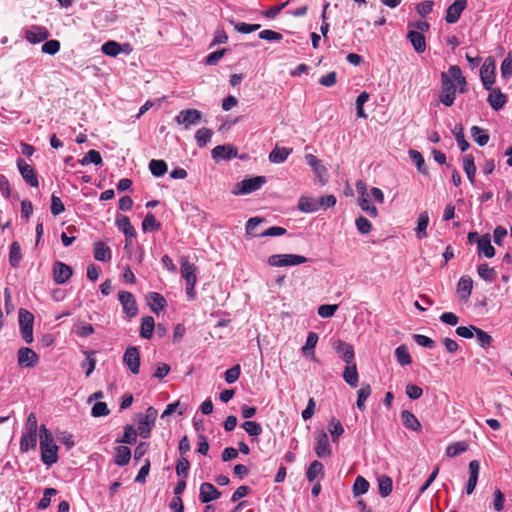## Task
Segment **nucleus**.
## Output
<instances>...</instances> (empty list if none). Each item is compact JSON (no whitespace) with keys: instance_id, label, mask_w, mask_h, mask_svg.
Wrapping results in <instances>:
<instances>
[{"instance_id":"1","label":"nucleus","mask_w":512,"mask_h":512,"mask_svg":"<svg viewBox=\"0 0 512 512\" xmlns=\"http://www.w3.org/2000/svg\"><path fill=\"white\" fill-rule=\"evenodd\" d=\"M39 440L41 461L47 466L57 463L59 447L55 443L52 432L44 424L39 427Z\"/></svg>"},{"instance_id":"2","label":"nucleus","mask_w":512,"mask_h":512,"mask_svg":"<svg viewBox=\"0 0 512 512\" xmlns=\"http://www.w3.org/2000/svg\"><path fill=\"white\" fill-rule=\"evenodd\" d=\"M457 86L452 80L449 70L441 73V86L439 93V101L446 107L454 104Z\"/></svg>"},{"instance_id":"3","label":"nucleus","mask_w":512,"mask_h":512,"mask_svg":"<svg viewBox=\"0 0 512 512\" xmlns=\"http://www.w3.org/2000/svg\"><path fill=\"white\" fill-rule=\"evenodd\" d=\"M265 183V176H255L252 178H246L235 184L232 193L234 195L250 194L252 192L259 190Z\"/></svg>"},{"instance_id":"4","label":"nucleus","mask_w":512,"mask_h":512,"mask_svg":"<svg viewBox=\"0 0 512 512\" xmlns=\"http://www.w3.org/2000/svg\"><path fill=\"white\" fill-rule=\"evenodd\" d=\"M308 259L296 254H274L268 257V264L272 267H285L304 264Z\"/></svg>"},{"instance_id":"5","label":"nucleus","mask_w":512,"mask_h":512,"mask_svg":"<svg viewBox=\"0 0 512 512\" xmlns=\"http://www.w3.org/2000/svg\"><path fill=\"white\" fill-rule=\"evenodd\" d=\"M34 315L24 308L19 309V326L23 340L30 344L33 342Z\"/></svg>"},{"instance_id":"6","label":"nucleus","mask_w":512,"mask_h":512,"mask_svg":"<svg viewBox=\"0 0 512 512\" xmlns=\"http://www.w3.org/2000/svg\"><path fill=\"white\" fill-rule=\"evenodd\" d=\"M495 60L493 57H487L480 69V77L485 89H491L495 82Z\"/></svg>"},{"instance_id":"7","label":"nucleus","mask_w":512,"mask_h":512,"mask_svg":"<svg viewBox=\"0 0 512 512\" xmlns=\"http://www.w3.org/2000/svg\"><path fill=\"white\" fill-rule=\"evenodd\" d=\"M201 119L202 113L197 109L181 110L175 117L176 123L183 125L186 130L189 129L190 126L198 124Z\"/></svg>"},{"instance_id":"8","label":"nucleus","mask_w":512,"mask_h":512,"mask_svg":"<svg viewBox=\"0 0 512 512\" xmlns=\"http://www.w3.org/2000/svg\"><path fill=\"white\" fill-rule=\"evenodd\" d=\"M123 362L127 365L132 374L137 375L140 371L141 363L140 352L138 347H127L123 355Z\"/></svg>"},{"instance_id":"9","label":"nucleus","mask_w":512,"mask_h":512,"mask_svg":"<svg viewBox=\"0 0 512 512\" xmlns=\"http://www.w3.org/2000/svg\"><path fill=\"white\" fill-rule=\"evenodd\" d=\"M118 299L122 305L125 314L133 318L138 314V307L134 295L128 291H119Z\"/></svg>"},{"instance_id":"10","label":"nucleus","mask_w":512,"mask_h":512,"mask_svg":"<svg viewBox=\"0 0 512 512\" xmlns=\"http://www.w3.org/2000/svg\"><path fill=\"white\" fill-rule=\"evenodd\" d=\"M17 167L23 180L30 186L37 188L39 186L38 176L35 169L27 164L22 158L17 160Z\"/></svg>"},{"instance_id":"11","label":"nucleus","mask_w":512,"mask_h":512,"mask_svg":"<svg viewBox=\"0 0 512 512\" xmlns=\"http://www.w3.org/2000/svg\"><path fill=\"white\" fill-rule=\"evenodd\" d=\"M52 274L54 282L62 285L72 277L73 269L61 261H55L53 264Z\"/></svg>"},{"instance_id":"12","label":"nucleus","mask_w":512,"mask_h":512,"mask_svg":"<svg viewBox=\"0 0 512 512\" xmlns=\"http://www.w3.org/2000/svg\"><path fill=\"white\" fill-rule=\"evenodd\" d=\"M18 365L22 368H33L39 362V356L28 347H21L17 352Z\"/></svg>"},{"instance_id":"13","label":"nucleus","mask_w":512,"mask_h":512,"mask_svg":"<svg viewBox=\"0 0 512 512\" xmlns=\"http://www.w3.org/2000/svg\"><path fill=\"white\" fill-rule=\"evenodd\" d=\"M333 348L346 364L354 362V348L351 344L338 339L333 342Z\"/></svg>"},{"instance_id":"14","label":"nucleus","mask_w":512,"mask_h":512,"mask_svg":"<svg viewBox=\"0 0 512 512\" xmlns=\"http://www.w3.org/2000/svg\"><path fill=\"white\" fill-rule=\"evenodd\" d=\"M212 158L218 162L221 160H230L236 158L238 150L233 145H218L211 151Z\"/></svg>"},{"instance_id":"15","label":"nucleus","mask_w":512,"mask_h":512,"mask_svg":"<svg viewBox=\"0 0 512 512\" xmlns=\"http://www.w3.org/2000/svg\"><path fill=\"white\" fill-rule=\"evenodd\" d=\"M466 6L467 0H455L446 10L445 21L449 24L456 23Z\"/></svg>"},{"instance_id":"16","label":"nucleus","mask_w":512,"mask_h":512,"mask_svg":"<svg viewBox=\"0 0 512 512\" xmlns=\"http://www.w3.org/2000/svg\"><path fill=\"white\" fill-rule=\"evenodd\" d=\"M221 492L211 483L204 482L200 486L199 500L201 503L208 504L211 501L218 499Z\"/></svg>"},{"instance_id":"17","label":"nucleus","mask_w":512,"mask_h":512,"mask_svg":"<svg viewBox=\"0 0 512 512\" xmlns=\"http://www.w3.org/2000/svg\"><path fill=\"white\" fill-rule=\"evenodd\" d=\"M180 266L181 276L186 281V284L196 283V266L193 263H190L187 257H181Z\"/></svg>"},{"instance_id":"18","label":"nucleus","mask_w":512,"mask_h":512,"mask_svg":"<svg viewBox=\"0 0 512 512\" xmlns=\"http://www.w3.org/2000/svg\"><path fill=\"white\" fill-rule=\"evenodd\" d=\"M315 453L320 458H325L331 455V447L328 435L325 431H321L316 436Z\"/></svg>"},{"instance_id":"19","label":"nucleus","mask_w":512,"mask_h":512,"mask_svg":"<svg viewBox=\"0 0 512 512\" xmlns=\"http://www.w3.org/2000/svg\"><path fill=\"white\" fill-rule=\"evenodd\" d=\"M48 37H49L48 30L42 26H33L32 29L27 30L25 32L26 40L32 44H37L42 41H45V40H47Z\"/></svg>"},{"instance_id":"20","label":"nucleus","mask_w":512,"mask_h":512,"mask_svg":"<svg viewBox=\"0 0 512 512\" xmlns=\"http://www.w3.org/2000/svg\"><path fill=\"white\" fill-rule=\"evenodd\" d=\"M37 431L25 430L20 438V451L26 453L37 446Z\"/></svg>"},{"instance_id":"21","label":"nucleus","mask_w":512,"mask_h":512,"mask_svg":"<svg viewBox=\"0 0 512 512\" xmlns=\"http://www.w3.org/2000/svg\"><path fill=\"white\" fill-rule=\"evenodd\" d=\"M490 93L488 95L487 101L492 109L498 111L504 107L507 102V96L501 92L499 88L489 89Z\"/></svg>"},{"instance_id":"22","label":"nucleus","mask_w":512,"mask_h":512,"mask_svg":"<svg viewBox=\"0 0 512 512\" xmlns=\"http://www.w3.org/2000/svg\"><path fill=\"white\" fill-rule=\"evenodd\" d=\"M469 479L466 486V493L468 495L472 494L477 485L479 471H480V463L478 460H472L469 463Z\"/></svg>"},{"instance_id":"23","label":"nucleus","mask_w":512,"mask_h":512,"mask_svg":"<svg viewBox=\"0 0 512 512\" xmlns=\"http://www.w3.org/2000/svg\"><path fill=\"white\" fill-rule=\"evenodd\" d=\"M146 299L148 306L156 314L164 310L167 306L166 299L160 293L149 292Z\"/></svg>"},{"instance_id":"24","label":"nucleus","mask_w":512,"mask_h":512,"mask_svg":"<svg viewBox=\"0 0 512 512\" xmlns=\"http://www.w3.org/2000/svg\"><path fill=\"white\" fill-rule=\"evenodd\" d=\"M93 254L97 261L109 262L112 258V251L104 242L97 241L93 244Z\"/></svg>"},{"instance_id":"25","label":"nucleus","mask_w":512,"mask_h":512,"mask_svg":"<svg viewBox=\"0 0 512 512\" xmlns=\"http://www.w3.org/2000/svg\"><path fill=\"white\" fill-rule=\"evenodd\" d=\"M449 72L453 82L457 86L459 93L464 94L467 92V81L463 76L462 71L458 65H452L449 67Z\"/></svg>"},{"instance_id":"26","label":"nucleus","mask_w":512,"mask_h":512,"mask_svg":"<svg viewBox=\"0 0 512 512\" xmlns=\"http://www.w3.org/2000/svg\"><path fill=\"white\" fill-rule=\"evenodd\" d=\"M407 38L417 53H423L426 50V40L422 33L410 30L407 34Z\"/></svg>"},{"instance_id":"27","label":"nucleus","mask_w":512,"mask_h":512,"mask_svg":"<svg viewBox=\"0 0 512 512\" xmlns=\"http://www.w3.org/2000/svg\"><path fill=\"white\" fill-rule=\"evenodd\" d=\"M478 252L479 255H484L487 258H492L495 255V248L491 245V238L489 234H484L478 239Z\"/></svg>"},{"instance_id":"28","label":"nucleus","mask_w":512,"mask_h":512,"mask_svg":"<svg viewBox=\"0 0 512 512\" xmlns=\"http://www.w3.org/2000/svg\"><path fill=\"white\" fill-rule=\"evenodd\" d=\"M115 223L118 229L124 233L125 238H134L136 236V231L131 225L129 217L118 215Z\"/></svg>"},{"instance_id":"29","label":"nucleus","mask_w":512,"mask_h":512,"mask_svg":"<svg viewBox=\"0 0 512 512\" xmlns=\"http://www.w3.org/2000/svg\"><path fill=\"white\" fill-rule=\"evenodd\" d=\"M131 459V450L129 447L120 445L115 447L114 462L118 466H125Z\"/></svg>"},{"instance_id":"30","label":"nucleus","mask_w":512,"mask_h":512,"mask_svg":"<svg viewBox=\"0 0 512 512\" xmlns=\"http://www.w3.org/2000/svg\"><path fill=\"white\" fill-rule=\"evenodd\" d=\"M343 379L351 387H356L358 385V372L355 362H351L345 366Z\"/></svg>"},{"instance_id":"31","label":"nucleus","mask_w":512,"mask_h":512,"mask_svg":"<svg viewBox=\"0 0 512 512\" xmlns=\"http://www.w3.org/2000/svg\"><path fill=\"white\" fill-rule=\"evenodd\" d=\"M401 420L404 426L412 431H420L422 426L417 417L408 410L401 412Z\"/></svg>"},{"instance_id":"32","label":"nucleus","mask_w":512,"mask_h":512,"mask_svg":"<svg viewBox=\"0 0 512 512\" xmlns=\"http://www.w3.org/2000/svg\"><path fill=\"white\" fill-rule=\"evenodd\" d=\"M292 153L291 148L276 146L269 154V161L272 163H283Z\"/></svg>"},{"instance_id":"33","label":"nucleus","mask_w":512,"mask_h":512,"mask_svg":"<svg viewBox=\"0 0 512 512\" xmlns=\"http://www.w3.org/2000/svg\"><path fill=\"white\" fill-rule=\"evenodd\" d=\"M429 224V214L427 211H423L419 214L417 219V226L415 229L416 236L418 239L427 237V227Z\"/></svg>"},{"instance_id":"34","label":"nucleus","mask_w":512,"mask_h":512,"mask_svg":"<svg viewBox=\"0 0 512 512\" xmlns=\"http://www.w3.org/2000/svg\"><path fill=\"white\" fill-rule=\"evenodd\" d=\"M306 163L313 169L316 176L322 181V176L327 172L321 161L313 154L305 156Z\"/></svg>"},{"instance_id":"35","label":"nucleus","mask_w":512,"mask_h":512,"mask_svg":"<svg viewBox=\"0 0 512 512\" xmlns=\"http://www.w3.org/2000/svg\"><path fill=\"white\" fill-rule=\"evenodd\" d=\"M473 280L469 276H462L457 285V292L461 294V298L467 299L472 292Z\"/></svg>"},{"instance_id":"36","label":"nucleus","mask_w":512,"mask_h":512,"mask_svg":"<svg viewBox=\"0 0 512 512\" xmlns=\"http://www.w3.org/2000/svg\"><path fill=\"white\" fill-rule=\"evenodd\" d=\"M319 476H324V466L320 461L314 460L307 469L306 477L309 482H313Z\"/></svg>"},{"instance_id":"37","label":"nucleus","mask_w":512,"mask_h":512,"mask_svg":"<svg viewBox=\"0 0 512 512\" xmlns=\"http://www.w3.org/2000/svg\"><path fill=\"white\" fill-rule=\"evenodd\" d=\"M463 169L471 184L475 183L476 166L474 157L471 154H466L463 157Z\"/></svg>"},{"instance_id":"38","label":"nucleus","mask_w":512,"mask_h":512,"mask_svg":"<svg viewBox=\"0 0 512 512\" xmlns=\"http://www.w3.org/2000/svg\"><path fill=\"white\" fill-rule=\"evenodd\" d=\"M298 208L305 213H313L319 209L317 199L302 196L299 199Z\"/></svg>"},{"instance_id":"39","label":"nucleus","mask_w":512,"mask_h":512,"mask_svg":"<svg viewBox=\"0 0 512 512\" xmlns=\"http://www.w3.org/2000/svg\"><path fill=\"white\" fill-rule=\"evenodd\" d=\"M155 327V321L152 316H146L142 318L140 335L142 338L150 339L153 335Z\"/></svg>"},{"instance_id":"40","label":"nucleus","mask_w":512,"mask_h":512,"mask_svg":"<svg viewBox=\"0 0 512 512\" xmlns=\"http://www.w3.org/2000/svg\"><path fill=\"white\" fill-rule=\"evenodd\" d=\"M21 259V246L18 241H14L9 249V263L12 267L16 268L19 266Z\"/></svg>"},{"instance_id":"41","label":"nucleus","mask_w":512,"mask_h":512,"mask_svg":"<svg viewBox=\"0 0 512 512\" xmlns=\"http://www.w3.org/2000/svg\"><path fill=\"white\" fill-rule=\"evenodd\" d=\"M371 392H372V389H371V386L367 383H363L361 385V388L357 391V402H356V405H357V408L361 411H364L366 406H365V401L367 400V398L371 395Z\"/></svg>"},{"instance_id":"42","label":"nucleus","mask_w":512,"mask_h":512,"mask_svg":"<svg viewBox=\"0 0 512 512\" xmlns=\"http://www.w3.org/2000/svg\"><path fill=\"white\" fill-rule=\"evenodd\" d=\"M393 482L389 476L381 475L378 478V490L381 497L385 498L392 492Z\"/></svg>"},{"instance_id":"43","label":"nucleus","mask_w":512,"mask_h":512,"mask_svg":"<svg viewBox=\"0 0 512 512\" xmlns=\"http://www.w3.org/2000/svg\"><path fill=\"white\" fill-rule=\"evenodd\" d=\"M408 153H409L410 159L415 163L417 170L421 174L427 175L428 169L426 167L425 160H424V157L422 156V154L419 151L414 150V149H410Z\"/></svg>"},{"instance_id":"44","label":"nucleus","mask_w":512,"mask_h":512,"mask_svg":"<svg viewBox=\"0 0 512 512\" xmlns=\"http://www.w3.org/2000/svg\"><path fill=\"white\" fill-rule=\"evenodd\" d=\"M318 334L315 333V332H309L308 333V336H307V339H306V343L305 345L302 347V353L303 355L305 356H309V355H312L314 356V348L318 342Z\"/></svg>"},{"instance_id":"45","label":"nucleus","mask_w":512,"mask_h":512,"mask_svg":"<svg viewBox=\"0 0 512 512\" xmlns=\"http://www.w3.org/2000/svg\"><path fill=\"white\" fill-rule=\"evenodd\" d=\"M395 356L398 363L401 366H406L412 363V358L408 352L406 345L402 344L398 346L395 350Z\"/></svg>"},{"instance_id":"46","label":"nucleus","mask_w":512,"mask_h":512,"mask_svg":"<svg viewBox=\"0 0 512 512\" xmlns=\"http://www.w3.org/2000/svg\"><path fill=\"white\" fill-rule=\"evenodd\" d=\"M471 136L479 146H485L489 141V135L479 126H472L470 129Z\"/></svg>"},{"instance_id":"47","label":"nucleus","mask_w":512,"mask_h":512,"mask_svg":"<svg viewBox=\"0 0 512 512\" xmlns=\"http://www.w3.org/2000/svg\"><path fill=\"white\" fill-rule=\"evenodd\" d=\"M328 429L334 443L338 442L339 437L344 433V428L341 422L336 418H332L330 420Z\"/></svg>"},{"instance_id":"48","label":"nucleus","mask_w":512,"mask_h":512,"mask_svg":"<svg viewBox=\"0 0 512 512\" xmlns=\"http://www.w3.org/2000/svg\"><path fill=\"white\" fill-rule=\"evenodd\" d=\"M138 418V427H137V433L144 439H147L150 437L151 430L153 428V424H150L148 421L142 419V413L137 414Z\"/></svg>"},{"instance_id":"49","label":"nucleus","mask_w":512,"mask_h":512,"mask_svg":"<svg viewBox=\"0 0 512 512\" xmlns=\"http://www.w3.org/2000/svg\"><path fill=\"white\" fill-rule=\"evenodd\" d=\"M137 441V431L133 428L132 425H126L124 427V434L121 439H117V443H125V444H135Z\"/></svg>"},{"instance_id":"50","label":"nucleus","mask_w":512,"mask_h":512,"mask_svg":"<svg viewBox=\"0 0 512 512\" xmlns=\"http://www.w3.org/2000/svg\"><path fill=\"white\" fill-rule=\"evenodd\" d=\"M467 449H468L467 442H465V441L455 442V443L450 444L446 448V455L449 457H456V456L460 455L461 453L467 451Z\"/></svg>"},{"instance_id":"51","label":"nucleus","mask_w":512,"mask_h":512,"mask_svg":"<svg viewBox=\"0 0 512 512\" xmlns=\"http://www.w3.org/2000/svg\"><path fill=\"white\" fill-rule=\"evenodd\" d=\"M213 132L208 128H200L195 133V139L199 147H204L211 140Z\"/></svg>"},{"instance_id":"52","label":"nucleus","mask_w":512,"mask_h":512,"mask_svg":"<svg viewBox=\"0 0 512 512\" xmlns=\"http://www.w3.org/2000/svg\"><path fill=\"white\" fill-rule=\"evenodd\" d=\"M149 169L155 177L163 176L167 171V164L164 160L153 159L149 163Z\"/></svg>"},{"instance_id":"53","label":"nucleus","mask_w":512,"mask_h":512,"mask_svg":"<svg viewBox=\"0 0 512 512\" xmlns=\"http://www.w3.org/2000/svg\"><path fill=\"white\" fill-rule=\"evenodd\" d=\"M478 275L486 282H492L494 281L496 277V271L494 268L489 267L488 264H480L477 267Z\"/></svg>"},{"instance_id":"54","label":"nucleus","mask_w":512,"mask_h":512,"mask_svg":"<svg viewBox=\"0 0 512 512\" xmlns=\"http://www.w3.org/2000/svg\"><path fill=\"white\" fill-rule=\"evenodd\" d=\"M95 351H83V354L86 356V359L85 361H83L81 363V366L83 368H87L86 370V376L89 377L92 372L94 371L95 369V366H96V359H95Z\"/></svg>"},{"instance_id":"55","label":"nucleus","mask_w":512,"mask_h":512,"mask_svg":"<svg viewBox=\"0 0 512 512\" xmlns=\"http://www.w3.org/2000/svg\"><path fill=\"white\" fill-rule=\"evenodd\" d=\"M369 482L362 476H357L353 484V494L355 497L365 494L369 489Z\"/></svg>"},{"instance_id":"56","label":"nucleus","mask_w":512,"mask_h":512,"mask_svg":"<svg viewBox=\"0 0 512 512\" xmlns=\"http://www.w3.org/2000/svg\"><path fill=\"white\" fill-rule=\"evenodd\" d=\"M161 227V224L156 220L155 216L152 213H147L143 222L142 229L143 231H157Z\"/></svg>"},{"instance_id":"57","label":"nucleus","mask_w":512,"mask_h":512,"mask_svg":"<svg viewBox=\"0 0 512 512\" xmlns=\"http://www.w3.org/2000/svg\"><path fill=\"white\" fill-rule=\"evenodd\" d=\"M81 165L85 166L90 163L94 165L102 164V157L97 150H89L86 155L80 160Z\"/></svg>"},{"instance_id":"58","label":"nucleus","mask_w":512,"mask_h":512,"mask_svg":"<svg viewBox=\"0 0 512 512\" xmlns=\"http://www.w3.org/2000/svg\"><path fill=\"white\" fill-rule=\"evenodd\" d=\"M453 133H454L455 139L460 147V150L462 152H465L470 147V145L467 142V140L465 139L462 125H456Z\"/></svg>"},{"instance_id":"59","label":"nucleus","mask_w":512,"mask_h":512,"mask_svg":"<svg viewBox=\"0 0 512 512\" xmlns=\"http://www.w3.org/2000/svg\"><path fill=\"white\" fill-rule=\"evenodd\" d=\"M57 494V490L55 488H46L43 492V497L39 501L37 508L39 510H45L50 506L51 496H55Z\"/></svg>"},{"instance_id":"60","label":"nucleus","mask_w":512,"mask_h":512,"mask_svg":"<svg viewBox=\"0 0 512 512\" xmlns=\"http://www.w3.org/2000/svg\"><path fill=\"white\" fill-rule=\"evenodd\" d=\"M241 427L252 437H257L262 433L261 425L255 421H245Z\"/></svg>"},{"instance_id":"61","label":"nucleus","mask_w":512,"mask_h":512,"mask_svg":"<svg viewBox=\"0 0 512 512\" xmlns=\"http://www.w3.org/2000/svg\"><path fill=\"white\" fill-rule=\"evenodd\" d=\"M121 50V45L115 41H107L102 45V52L107 56L115 57Z\"/></svg>"},{"instance_id":"62","label":"nucleus","mask_w":512,"mask_h":512,"mask_svg":"<svg viewBox=\"0 0 512 512\" xmlns=\"http://www.w3.org/2000/svg\"><path fill=\"white\" fill-rule=\"evenodd\" d=\"M358 204L360 208L366 212L370 217L376 218L378 216L377 208L371 204L370 200L367 198L358 199Z\"/></svg>"},{"instance_id":"63","label":"nucleus","mask_w":512,"mask_h":512,"mask_svg":"<svg viewBox=\"0 0 512 512\" xmlns=\"http://www.w3.org/2000/svg\"><path fill=\"white\" fill-rule=\"evenodd\" d=\"M110 410L105 402L98 401L96 402L92 409H91V415L93 417H102L109 415Z\"/></svg>"},{"instance_id":"64","label":"nucleus","mask_w":512,"mask_h":512,"mask_svg":"<svg viewBox=\"0 0 512 512\" xmlns=\"http://www.w3.org/2000/svg\"><path fill=\"white\" fill-rule=\"evenodd\" d=\"M501 75L503 78H508L512 75V51L508 52L501 64Z\"/></svg>"}]
</instances>
